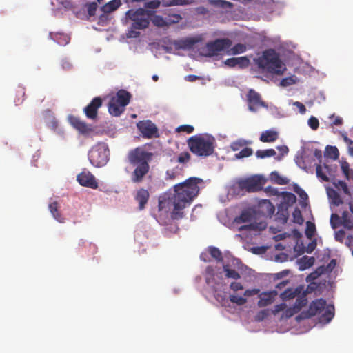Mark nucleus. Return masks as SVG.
Here are the masks:
<instances>
[{
	"label": "nucleus",
	"mask_w": 353,
	"mask_h": 353,
	"mask_svg": "<svg viewBox=\"0 0 353 353\" xmlns=\"http://www.w3.org/2000/svg\"><path fill=\"white\" fill-rule=\"evenodd\" d=\"M203 182V179L199 177H190L182 183H177L173 186L174 194L168 199L159 200V210L160 211L166 208V205L173 206L171 212L172 219H179L183 217V210L189 206L193 200L197 196L200 191L199 184Z\"/></svg>",
	"instance_id": "1"
},
{
	"label": "nucleus",
	"mask_w": 353,
	"mask_h": 353,
	"mask_svg": "<svg viewBox=\"0 0 353 353\" xmlns=\"http://www.w3.org/2000/svg\"><path fill=\"white\" fill-rule=\"evenodd\" d=\"M153 157L152 152H148L143 147H137L129 151L128 153V161L129 163L134 167L131 174V181L135 183L143 181L144 177L150 170L149 163Z\"/></svg>",
	"instance_id": "2"
},
{
	"label": "nucleus",
	"mask_w": 353,
	"mask_h": 353,
	"mask_svg": "<svg viewBox=\"0 0 353 353\" xmlns=\"http://www.w3.org/2000/svg\"><path fill=\"white\" fill-rule=\"evenodd\" d=\"M190 152L197 157H207L213 154L216 146L215 138L208 134H199L187 140Z\"/></svg>",
	"instance_id": "3"
},
{
	"label": "nucleus",
	"mask_w": 353,
	"mask_h": 353,
	"mask_svg": "<svg viewBox=\"0 0 353 353\" xmlns=\"http://www.w3.org/2000/svg\"><path fill=\"white\" fill-rule=\"evenodd\" d=\"M256 63L259 68L272 74H283L286 70L279 54L274 49L265 50Z\"/></svg>",
	"instance_id": "4"
},
{
	"label": "nucleus",
	"mask_w": 353,
	"mask_h": 353,
	"mask_svg": "<svg viewBox=\"0 0 353 353\" xmlns=\"http://www.w3.org/2000/svg\"><path fill=\"white\" fill-rule=\"evenodd\" d=\"M132 98V94L123 89L119 90L115 96L110 99L108 104L110 114L114 117L120 116L125 110V107L128 105Z\"/></svg>",
	"instance_id": "5"
},
{
	"label": "nucleus",
	"mask_w": 353,
	"mask_h": 353,
	"mask_svg": "<svg viewBox=\"0 0 353 353\" xmlns=\"http://www.w3.org/2000/svg\"><path fill=\"white\" fill-rule=\"evenodd\" d=\"M108 156L109 150L103 144L93 147L88 154L90 163L95 167L105 165L108 161Z\"/></svg>",
	"instance_id": "6"
},
{
	"label": "nucleus",
	"mask_w": 353,
	"mask_h": 353,
	"mask_svg": "<svg viewBox=\"0 0 353 353\" xmlns=\"http://www.w3.org/2000/svg\"><path fill=\"white\" fill-rule=\"evenodd\" d=\"M232 46V41L228 38L216 39L213 41L206 43L203 48V55L212 57L218 54L219 52L230 48Z\"/></svg>",
	"instance_id": "7"
},
{
	"label": "nucleus",
	"mask_w": 353,
	"mask_h": 353,
	"mask_svg": "<svg viewBox=\"0 0 353 353\" xmlns=\"http://www.w3.org/2000/svg\"><path fill=\"white\" fill-rule=\"evenodd\" d=\"M126 17L132 21V28L134 29H144L149 25V20L145 10L143 8L129 10Z\"/></svg>",
	"instance_id": "8"
},
{
	"label": "nucleus",
	"mask_w": 353,
	"mask_h": 353,
	"mask_svg": "<svg viewBox=\"0 0 353 353\" xmlns=\"http://www.w3.org/2000/svg\"><path fill=\"white\" fill-rule=\"evenodd\" d=\"M137 128L145 138L157 137L158 129L154 123L150 120H145L139 121L137 125Z\"/></svg>",
	"instance_id": "9"
},
{
	"label": "nucleus",
	"mask_w": 353,
	"mask_h": 353,
	"mask_svg": "<svg viewBox=\"0 0 353 353\" xmlns=\"http://www.w3.org/2000/svg\"><path fill=\"white\" fill-rule=\"evenodd\" d=\"M77 179L82 186L96 189L98 187V183L94 175L88 170H83L77 175Z\"/></svg>",
	"instance_id": "10"
},
{
	"label": "nucleus",
	"mask_w": 353,
	"mask_h": 353,
	"mask_svg": "<svg viewBox=\"0 0 353 353\" xmlns=\"http://www.w3.org/2000/svg\"><path fill=\"white\" fill-rule=\"evenodd\" d=\"M326 301L323 299H319L312 301L307 311L303 312L301 315L304 318H310L319 314L325 307Z\"/></svg>",
	"instance_id": "11"
},
{
	"label": "nucleus",
	"mask_w": 353,
	"mask_h": 353,
	"mask_svg": "<svg viewBox=\"0 0 353 353\" xmlns=\"http://www.w3.org/2000/svg\"><path fill=\"white\" fill-rule=\"evenodd\" d=\"M247 97L250 111L256 112L260 107H267L265 103L262 101L260 94L255 90H250Z\"/></svg>",
	"instance_id": "12"
},
{
	"label": "nucleus",
	"mask_w": 353,
	"mask_h": 353,
	"mask_svg": "<svg viewBox=\"0 0 353 353\" xmlns=\"http://www.w3.org/2000/svg\"><path fill=\"white\" fill-rule=\"evenodd\" d=\"M102 103L103 100L100 97H94L83 109L85 116L88 119H95L97 117L98 110L101 107Z\"/></svg>",
	"instance_id": "13"
},
{
	"label": "nucleus",
	"mask_w": 353,
	"mask_h": 353,
	"mask_svg": "<svg viewBox=\"0 0 353 353\" xmlns=\"http://www.w3.org/2000/svg\"><path fill=\"white\" fill-rule=\"evenodd\" d=\"M239 187L241 190L248 192H254L261 189L260 180L255 177H251L239 182Z\"/></svg>",
	"instance_id": "14"
},
{
	"label": "nucleus",
	"mask_w": 353,
	"mask_h": 353,
	"mask_svg": "<svg viewBox=\"0 0 353 353\" xmlns=\"http://www.w3.org/2000/svg\"><path fill=\"white\" fill-rule=\"evenodd\" d=\"M222 278L221 272H216L214 268L209 265L205 269V279L206 283L216 288V285L220 283V280Z\"/></svg>",
	"instance_id": "15"
},
{
	"label": "nucleus",
	"mask_w": 353,
	"mask_h": 353,
	"mask_svg": "<svg viewBox=\"0 0 353 353\" xmlns=\"http://www.w3.org/2000/svg\"><path fill=\"white\" fill-rule=\"evenodd\" d=\"M69 119L71 125L83 134H87L92 130L90 125L77 117L71 116Z\"/></svg>",
	"instance_id": "16"
},
{
	"label": "nucleus",
	"mask_w": 353,
	"mask_h": 353,
	"mask_svg": "<svg viewBox=\"0 0 353 353\" xmlns=\"http://www.w3.org/2000/svg\"><path fill=\"white\" fill-rule=\"evenodd\" d=\"M334 170L326 163L323 165L318 164L316 167V173L318 178L323 181H329L330 177L333 175Z\"/></svg>",
	"instance_id": "17"
},
{
	"label": "nucleus",
	"mask_w": 353,
	"mask_h": 353,
	"mask_svg": "<svg viewBox=\"0 0 353 353\" xmlns=\"http://www.w3.org/2000/svg\"><path fill=\"white\" fill-rule=\"evenodd\" d=\"M277 292L276 290H272L270 292H263L259 295V301H258V306L259 307H266L268 305H271L275 299V296L277 295Z\"/></svg>",
	"instance_id": "18"
},
{
	"label": "nucleus",
	"mask_w": 353,
	"mask_h": 353,
	"mask_svg": "<svg viewBox=\"0 0 353 353\" xmlns=\"http://www.w3.org/2000/svg\"><path fill=\"white\" fill-rule=\"evenodd\" d=\"M150 197L149 192L147 190L139 189L135 196V200L139 203V209L142 210L144 209L145 204L148 203Z\"/></svg>",
	"instance_id": "19"
},
{
	"label": "nucleus",
	"mask_w": 353,
	"mask_h": 353,
	"mask_svg": "<svg viewBox=\"0 0 353 353\" xmlns=\"http://www.w3.org/2000/svg\"><path fill=\"white\" fill-rule=\"evenodd\" d=\"M279 133L275 130H268L261 134L259 140L263 143H272L277 140Z\"/></svg>",
	"instance_id": "20"
},
{
	"label": "nucleus",
	"mask_w": 353,
	"mask_h": 353,
	"mask_svg": "<svg viewBox=\"0 0 353 353\" xmlns=\"http://www.w3.org/2000/svg\"><path fill=\"white\" fill-rule=\"evenodd\" d=\"M259 207L262 212L265 214L267 216H271L274 213V205L269 200H263L260 203Z\"/></svg>",
	"instance_id": "21"
},
{
	"label": "nucleus",
	"mask_w": 353,
	"mask_h": 353,
	"mask_svg": "<svg viewBox=\"0 0 353 353\" xmlns=\"http://www.w3.org/2000/svg\"><path fill=\"white\" fill-rule=\"evenodd\" d=\"M327 194L333 205L339 206L343 203L342 199L336 190L328 188L327 189Z\"/></svg>",
	"instance_id": "22"
},
{
	"label": "nucleus",
	"mask_w": 353,
	"mask_h": 353,
	"mask_svg": "<svg viewBox=\"0 0 353 353\" xmlns=\"http://www.w3.org/2000/svg\"><path fill=\"white\" fill-rule=\"evenodd\" d=\"M183 172V168L179 165L173 168L168 169L165 172V179L166 181H173Z\"/></svg>",
	"instance_id": "23"
},
{
	"label": "nucleus",
	"mask_w": 353,
	"mask_h": 353,
	"mask_svg": "<svg viewBox=\"0 0 353 353\" xmlns=\"http://www.w3.org/2000/svg\"><path fill=\"white\" fill-rule=\"evenodd\" d=\"M49 210L52 214L54 219H56L57 221L60 223H63L65 219L61 216V214L59 213L58 209H59V204L57 201L52 202L49 204Z\"/></svg>",
	"instance_id": "24"
},
{
	"label": "nucleus",
	"mask_w": 353,
	"mask_h": 353,
	"mask_svg": "<svg viewBox=\"0 0 353 353\" xmlns=\"http://www.w3.org/2000/svg\"><path fill=\"white\" fill-rule=\"evenodd\" d=\"M334 316V307L332 305H327L324 313L321 315L320 321L325 323H329Z\"/></svg>",
	"instance_id": "25"
},
{
	"label": "nucleus",
	"mask_w": 353,
	"mask_h": 353,
	"mask_svg": "<svg viewBox=\"0 0 353 353\" xmlns=\"http://www.w3.org/2000/svg\"><path fill=\"white\" fill-rule=\"evenodd\" d=\"M121 6L120 0H112L101 7L104 13H111L116 10Z\"/></svg>",
	"instance_id": "26"
},
{
	"label": "nucleus",
	"mask_w": 353,
	"mask_h": 353,
	"mask_svg": "<svg viewBox=\"0 0 353 353\" xmlns=\"http://www.w3.org/2000/svg\"><path fill=\"white\" fill-rule=\"evenodd\" d=\"M341 225L349 230H353V220L349 214V212L347 211H344L342 213Z\"/></svg>",
	"instance_id": "27"
},
{
	"label": "nucleus",
	"mask_w": 353,
	"mask_h": 353,
	"mask_svg": "<svg viewBox=\"0 0 353 353\" xmlns=\"http://www.w3.org/2000/svg\"><path fill=\"white\" fill-rule=\"evenodd\" d=\"M300 292L301 290L298 288H296L295 290L287 289L281 294L280 296L283 301H287L296 297L300 294Z\"/></svg>",
	"instance_id": "28"
},
{
	"label": "nucleus",
	"mask_w": 353,
	"mask_h": 353,
	"mask_svg": "<svg viewBox=\"0 0 353 353\" xmlns=\"http://www.w3.org/2000/svg\"><path fill=\"white\" fill-rule=\"evenodd\" d=\"M336 191L343 192L345 194L350 196V192L347 183L341 180H336L333 182Z\"/></svg>",
	"instance_id": "29"
},
{
	"label": "nucleus",
	"mask_w": 353,
	"mask_h": 353,
	"mask_svg": "<svg viewBox=\"0 0 353 353\" xmlns=\"http://www.w3.org/2000/svg\"><path fill=\"white\" fill-rule=\"evenodd\" d=\"M270 179L272 182L279 185H286L289 183V180L281 176L277 172H272L270 174Z\"/></svg>",
	"instance_id": "30"
},
{
	"label": "nucleus",
	"mask_w": 353,
	"mask_h": 353,
	"mask_svg": "<svg viewBox=\"0 0 353 353\" xmlns=\"http://www.w3.org/2000/svg\"><path fill=\"white\" fill-rule=\"evenodd\" d=\"M307 303V299L305 294L299 296L293 305L298 312Z\"/></svg>",
	"instance_id": "31"
},
{
	"label": "nucleus",
	"mask_w": 353,
	"mask_h": 353,
	"mask_svg": "<svg viewBox=\"0 0 353 353\" xmlns=\"http://www.w3.org/2000/svg\"><path fill=\"white\" fill-rule=\"evenodd\" d=\"M325 156L336 160L339 157V152L336 146H327L325 149Z\"/></svg>",
	"instance_id": "32"
},
{
	"label": "nucleus",
	"mask_w": 353,
	"mask_h": 353,
	"mask_svg": "<svg viewBox=\"0 0 353 353\" xmlns=\"http://www.w3.org/2000/svg\"><path fill=\"white\" fill-rule=\"evenodd\" d=\"M276 155V151L274 149L259 150L256 152V157L259 159L274 157Z\"/></svg>",
	"instance_id": "33"
},
{
	"label": "nucleus",
	"mask_w": 353,
	"mask_h": 353,
	"mask_svg": "<svg viewBox=\"0 0 353 353\" xmlns=\"http://www.w3.org/2000/svg\"><path fill=\"white\" fill-rule=\"evenodd\" d=\"M223 269L227 278H231L234 280L240 279L241 276L239 273L235 270L230 269L228 265H223Z\"/></svg>",
	"instance_id": "34"
},
{
	"label": "nucleus",
	"mask_w": 353,
	"mask_h": 353,
	"mask_svg": "<svg viewBox=\"0 0 353 353\" xmlns=\"http://www.w3.org/2000/svg\"><path fill=\"white\" fill-rule=\"evenodd\" d=\"M341 170L347 179H353V170L350 168L347 161L341 162Z\"/></svg>",
	"instance_id": "35"
},
{
	"label": "nucleus",
	"mask_w": 353,
	"mask_h": 353,
	"mask_svg": "<svg viewBox=\"0 0 353 353\" xmlns=\"http://www.w3.org/2000/svg\"><path fill=\"white\" fill-rule=\"evenodd\" d=\"M209 252L212 258H214L217 262L223 261V256L221 250L216 247H210Z\"/></svg>",
	"instance_id": "36"
},
{
	"label": "nucleus",
	"mask_w": 353,
	"mask_h": 353,
	"mask_svg": "<svg viewBox=\"0 0 353 353\" xmlns=\"http://www.w3.org/2000/svg\"><path fill=\"white\" fill-rule=\"evenodd\" d=\"M190 0H162L164 6H181L189 3Z\"/></svg>",
	"instance_id": "37"
},
{
	"label": "nucleus",
	"mask_w": 353,
	"mask_h": 353,
	"mask_svg": "<svg viewBox=\"0 0 353 353\" xmlns=\"http://www.w3.org/2000/svg\"><path fill=\"white\" fill-rule=\"evenodd\" d=\"M293 222L299 225H302L304 222L301 210L296 208L292 213Z\"/></svg>",
	"instance_id": "38"
},
{
	"label": "nucleus",
	"mask_w": 353,
	"mask_h": 353,
	"mask_svg": "<svg viewBox=\"0 0 353 353\" xmlns=\"http://www.w3.org/2000/svg\"><path fill=\"white\" fill-rule=\"evenodd\" d=\"M253 154V150L251 148H244L239 153L234 154V157L237 159L250 157Z\"/></svg>",
	"instance_id": "39"
},
{
	"label": "nucleus",
	"mask_w": 353,
	"mask_h": 353,
	"mask_svg": "<svg viewBox=\"0 0 353 353\" xmlns=\"http://www.w3.org/2000/svg\"><path fill=\"white\" fill-rule=\"evenodd\" d=\"M342 216H339L337 214H332L330 216V225L333 229H336L341 225Z\"/></svg>",
	"instance_id": "40"
},
{
	"label": "nucleus",
	"mask_w": 353,
	"mask_h": 353,
	"mask_svg": "<svg viewBox=\"0 0 353 353\" xmlns=\"http://www.w3.org/2000/svg\"><path fill=\"white\" fill-rule=\"evenodd\" d=\"M281 194L283 196L285 202L289 205L294 204L296 201V196L293 193L288 192H281Z\"/></svg>",
	"instance_id": "41"
},
{
	"label": "nucleus",
	"mask_w": 353,
	"mask_h": 353,
	"mask_svg": "<svg viewBox=\"0 0 353 353\" xmlns=\"http://www.w3.org/2000/svg\"><path fill=\"white\" fill-rule=\"evenodd\" d=\"M248 143H251V141H246V140H244V139H238V140H236L235 141H233L231 143L230 148H231V149L233 151H237L241 148H242L244 145H245Z\"/></svg>",
	"instance_id": "42"
},
{
	"label": "nucleus",
	"mask_w": 353,
	"mask_h": 353,
	"mask_svg": "<svg viewBox=\"0 0 353 353\" xmlns=\"http://www.w3.org/2000/svg\"><path fill=\"white\" fill-rule=\"evenodd\" d=\"M246 50V46L244 44L242 43H237L234 45L231 49H230V54H239L243 53Z\"/></svg>",
	"instance_id": "43"
},
{
	"label": "nucleus",
	"mask_w": 353,
	"mask_h": 353,
	"mask_svg": "<svg viewBox=\"0 0 353 353\" xmlns=\"http://www.w3.org/2000/svg\"><path fill=\"white\" fill-rule=\"evenodd\" d=\"M277 219L282 221L283 223H286L288 219V209H283L279 207L277 212Z\"/></svg>",
	"instance_id": "44"
},
{
	"label": "nucleus",
	"mask_w": 353,
	"mask_h": 353,
	"mask_svg": "<svg viewBox=\"0 0 353 353\" xmlns=\"http://www.w3.org/2000/svg\"><path fill=\"white\" fill-rule=\"evenodd\" d=\"M191 155L188 152H181L177 157V162L179 163H187L190 161Z\"/></svg>",
	"instance_id": "45"
},
{
	"label": "nucleus",
	"mask_w": 353,
	"mask_h": 353,
	"mask_svg": "<svg viewBox=\"0 0 353 353\" xmlns=\"http://www.w3.org/2000/svg\"><path fill=\"white\" fill-rule=\"evenodd\" d=\"M182 19V17L179 14H168L165 17V20L168 24L177 23Z\"/></svg>",
	"instance_id": "46"
},
{
	"label": "nucleus",
	"mask_w": 353,
	"mask_h": 353,
	"mask_svg": "<svg viewBox=\"0 0 353 353\" xmlns=\"http://www.w3.org/2000/svg\"><path fill=\"white\" fill-rule=\"evenodd\" d=\"M230 301L233 303H236L238 305H243L247 303V299L245 297L243 296H238L236 295H230Z\"/></svg>",
	"instance_id": "47"
},
{
	"label": "nucleus",
	"mask_w": 353,
	"mask_h": 353,
	"mask_svg": "<svg viewBox=\"0 0 353 353\" xmlns=\"http://www.w3.org/2000/svg\"><path fill=\"white\" fill-rule=\"evenodd\" d=\"M210 1L214 6L223 8H230L232 7V3L224 0H211Z\"/></svg>",
	"instance_id": "48"
},
{
	"label": "nucleus",
	"mask_w": 353,
	"mask_h": 353,
	"mask_svg": "<svg viewBox=\"0 0 353 353\" xmlns=\"http://www.w3.org/2000/svg\"><path fill=\"white\" fill-rule=\"evenodd\" d=\"M294 191L299 196L300 199H302L303 201H307L308 199V196L307 193L297 184L294 185Z\"/></svg>",
	"instance_id": "49"
},
{
	"label": "nucleus",
	"mask_w": 353,
	"mask_h": 353,
	"mask_svg": "<svg viewBox=\"0 0 353 353\" xmlns=\"http://www.w3.org/2000/svg\"><path fill=\"white\" fill-rule=\"evenodd\" d=\"M306 224L305 234L308 238L311 239L314 235L316 230L315 225L310 221H307Z\"/></svg>",
	"instance_id": "50"
},
{
	"label": "nucleus",
	"mask_w": 353,
	"mask_h": 353,
	"mask_svg": "<svg viewBox=\"0 0 353 353\" xmlns=\"http://www.w3.org/2000/svg\"><path fill=\"white\" fill-rule=\"evenodd\" d=\"M199 39L196 38H187L183 41V47L185 48H192L197 42Z\"/></svg>",
	"instance_id": "51"
},
{
	"label": "nucleus",
	"mask_w": 353,
	"mask_h": 353,
	"mask_svg": "<svg viewBox=\"0 0 353 353\" xmlns=\"http://www.w3.org/2000/svg\"><path fill=\"white\" fill-rule=\"evenodd\" d=\"M301 263L303 264L304 268H310L313 265L314 263V258L312 256H304L301 259Z\"/></svg>",
	"instance_id": "52"
},
{
	"label": "nucleus",
	"mask_w": 353,
	"mask_h": 353,
	"mask_svg": "<svg viewBox=\"0 0 353 353\" xmlns=\"http://www.w3.org/2000/svg\"><path fill=\"white\" fill-rule=\"evenodd\" d=\"M194 128L192 125H181L176 128V131L178 132H185L187 134H190L194 132Z\"/></svg>",
	"instance_id": "53"
},
{
	"label": "nucleus",
	"mask_w": 353,
	"mask_h": 353,
	"mask_svg": "<svg viewBox=\"0 0 353 353\" xmlns=\"http://www.w3.org/2000/svg\"><path fill=\"white\" fill-rule=\"evenodd\" d=\"M236 64L239 68H244L249 65L250 61L246 57H236Z\"/></svg>",
	"instance_id": "54"
},
{
	"label": "nucleus",
	"mask_w": 353,
	"mask_h": 353,
	"mask_svg": "<svg viewBox=\"0 0 353 353\" xmlns=\"http://www.w3.org/2000/svg\"><path fill=\"white\" fill-rule=\"evenodd\" d=\"M251 220V215L248 212H243L241 215L236 219L238 223H246Z\"/></svg>",
	"instance_id": "55"
},
{
	"label": "nucleus",
	"mask_w": 353,
	"mask_h": 353,
	"mask_svg": "<svg viewBox=\"0 0 353 353\" xmlns=\"http://www.w3.org/2000/svg\"><path fill=\"white\" fill-rule=\"evenodd\" d=\"M277 150L280 152V154L276 157V160L281 161L284 155L287 154L289 149L286 145L277 146Z\"/></svg>",
	"instance_id": "56"
},
{
	"label": "nucleus",
	"mask_w": 353,
	"mask_h": 353,
	"mask_svg": "<svg viewBox=\"0 0 353 353\" xmlns=\"http://www.w3.org/2000/svg\"><path fill=\"white\" fill-rule=\"evenodd\" d=\"M268 315H269V310L265 309V310H261L260 312H259L257 313V314L255 316V319L257 321H262L265 318H267Z\"/></svg>",
	"instance_id": "57"
},
{
	"label": "nucleus",
	"mask_w": 353,
	"mask_h": 353,
	"mask_svg": "<svg viewBox=\"0 0 353 353\" xmlns=\"http://www.w3.org/2000/svg\"><path fill=\"white\" fill-rule=\"evenodd\" d=\"M308 125L313 130H316L318 129L319 125V120L316 117L312 116L308 119Z\"/></svg>",
	"instance_id": "58"
},
{
	"label": "nucleus",
	"mask_w": 353,
	"mask_h": 353,
	"mask_svg": "<svg viewBox=\"0 0 353 353\" xmlns=\"http://www.w3.org/2000/svg\"><path fill=\"white\" fill-rule=\"evenodd\" d=\"M343 140L347 145L349 154L353 156V141L349 139L346 135L343 136Z\"/></svg>",
	"instance_id": "59"
},
{
	"label": "nucleus",
	"mask_w": 353,
	"mask_h": 353,
	"mask_svg": "<svg viewBox=\"0 0 353 353\" xmlns=\"http://www.w3.org/2000/svg\"><path fill=\"white\" fill-rule=\"evenodd\" d=\"M161 2L159 0H151L147 1L145 4V8L150 9L157 8L160 6Z\"/></svg>",
	"instance_id": "60"
},
{
	"label": "nucleus",
	"mask_w": 353,
	"mask_h": 353,
	"mask_svg": "<svg viewBox=\"0 0 353 353\" xmlns=\"http://www.w3.org/2000/svg\"><path fill=\"white\" fill-rule=\"evenodd\" d=\"M345 236V232L343 230H339L335 232L334 238L335 240L342 243Z\"/></svg>",
	"instance_id": "61"
},
{
	"label": "nucleus",
	"mask_w": 353,
	"mask_h": 353,
	"mask_svg": "<svg viewBox=\"0 0 353 353\" xmlns=\"http://www.w3.org/2000/svg\"><path fill=\"white\" fill-rule=\"evenodd\" d=\"M294 83H295V81L293 79L292 77L284 78L281 80L280 83L281 85L283 87L289 86Z\"/></svg>",
	"instance_id": "62"
},
{
	"label": "nucleus",
	"mask_w": 353,
	"mask_h": 353,
	"mask_svg": "<svg viewBox=\"0 0 353 353\" xmlns=\"http://www.w3.org/2000/svg\"><path fill=\"white\" fill-rule=\"evenodd\" d=\"M97 9V4L95 2H92L89 4L88 8V12L90 16H94Z\"/></svg>",
	"instance_id": "63"
},
{
	"label": "nucleus",
	"mask_w": 353,
	"mask_h": 353,
	"mask_svg": "<svg viewBox=\"0 0 353 353\" xmlns=\"http://www.w3.org/2000/svg\"><path fill=\"white\" fill-rule=\"evenodd\" d=\"M345 245L352 251V254L353 255V236H347L346 241H345Z\"/></svg>",
	"instance_id": "64"
}]
</instances>
